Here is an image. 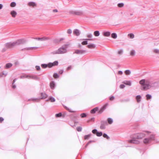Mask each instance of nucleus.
Segmentation results:
<instances>
[{
	"instance_id": "f257e3e1",
	"label": "nucleus",
	"mask_w": 159,
	"mask_h": 159,
	"mask_svg": "<svg viewBox=\"0 0 159 159\" xmlns=\"http://www.w3.org/2000/svg\"><path fill=\"white\" fill-rule=\"evenodd\" d=\"M139 84L143 90H147L154 86L156 83H153L148 80L143 79L140 80Z\"/></svg>"
},
{
	"instance_id": "f03ea898",
	"label": "nucleus",
	"mask_w": 159,
	"mask_h": 159,
	"mask_svg": "<svg viewBox=\"0 0 159 159\" xmlns=\"http://www.w3.org/2000/svg\"><path fill=\"white\" fill-rule=\"evenodd\" d=\"M146 134L144 133H140L136 134L134 137L131 140H129V142L131 143L134 144H139L140 142L137 139H140L144 137Z\"/></svg>"
},
{
	"instance_id": "7ed1b4c3",
	"label": "nucleus",
	"mask_w": 159,
	"mask_h": 159,
	"mask_svg": "<svg viewBox=\"0 0 159 159\" xmlns=\"http://www.w3.org/2000/svg\"><path fill=\"white\" fill-rule=\"evenodd\" d=\"M67 50L66 47H61L57 50L53 52L52 53L53 54H62L66 53Z\"/></svg>"
},
{
	"instance_id": "20e7f679",
	"label": "nucleus",
	"mask_w": 159,
	"mask_h": 159,
	"mask_svg": "<svg viewBox=\"0 0 159 159\" xmlns=\"http://www.w3.org/2000/svg\"><path fill=\"white\" fill-rule=\"evenodd\" d=\"M144 133L146 134H150V136L149 138L145 139L143 140V143H149L151 140L154 139V136L153 135L150 134L151 133L149 131H145Z\"/></svg>"
},
{
	"instance_id": "39448f33",
	"label": "nucleus",
	"mask_w": 159,
	"mask_h": 159,
	"mask_svg": "<svg viewBox=\"0 0 159 159\" xmlns=\"http://www.w3.org/2000/svg\"><path fill=\"white\" fill-rule=\"evenodd\" d=\"M16 46L25 43L26 40L24 39H21L17 40L15 41Z\"/></svg>"
},
{
	"instance_id": "423d86ee",
	"label": "nucleus",
	"mask_w": 159,
	"mask_h": 159,
	"mask_svg": "<svg viewBox=\"0 0 159 159\" xmlns=\"http://www.w3.org/2000/svg\"><path fill=\"white\" fill-rule=\"evenodd\" d=\"M108 125L106 121H102L101 122L100 128L102 129H104L106 128V126Z\"/></svg>"
},
{
	"instance_id": "0eeeda50",
	"label": "nucleus",
	"mask_w": 159,
	"mask_h": 159,
	"mask_svg": "<svg viewBox=\"0 0 159 159\" xmlns=\"http://www.w3.org/2000/svg\"><path fill=\"white\" fill-rule=\"evenodd\" d=\"M86 52V51L82 50H76L74 53H76L77 54H82Z\"/></svg>"
},
{
	"instance_id": "6e6552de",
	"label": "nucleus",
	"mask_w": 159,
	"mask_h": 159,
	"mask_svg": "<svg viewBox=\"0 0 159 159\" xmlns=\"http://www.w3.org/2000/svg\"><path fill=\"white\" fill-rule=\"evenodd\" d=\"M111 34V32L109 31H104L102 33L103 35L105 37H109Z\"/></svg>"
},
{
	"instance_id": "1a4fd4ad",
	"label": "nucleus",
	"mask_w": 159,
	"mask_h": 159,
	"mask_svg": "<svg viewBox=\"0 0 159 159\" xmlns=\"http://www.w3.org/2000/svg\"><path fill=\"white\" fill-rule=\"evenodd\" d=\"M73 34L75 35L78 36L80 35V31L78 29H75L73 31Z\"/></svg>"
},
{
	"instance_id": "9d476101",
	"label": "nucleus",
	"mask_w": 159,
	"mask_h": 159,
	"mask_svg": "<svg viewBox=\"0 0 159 159\" xmlns=\"http://www.w3.org/2000/svg\"><path fill=\"white\" fill-rule=\"evenodd\" d=\"M28 5L30 7H34L36 6V4L32 2H30L28 3Z\"/></svg>"
},
{
	"instance_id": "9b49d317",
	"label": "nucleus",
	"mask_w": 159,
	"mask_h": 159,
	"mask_svg": "<svg viewBox=\"0 0 159 159\" xmlns=\"http://www.w3.org/2000/svg\"><path fill=\"white\" fill-rule=\"evenodd\" d=\"M28 78L35 80H38V77L36 76L33 75H29Z\"/></svg>"
},
{
	"instance_id": "f8f14e48",
	"label": "nucleus",
	"mask_w": 159,
	"mask_h": 159,
	"mask_svg": "<svg viewBox=\"0 0 159 159\" xmlns=\"http://www.w3.org/2000/svg\"><path fill=\"white\" fill-rule=\"evenodd\" d=\"M10 14L13 17H15L17 14L16 11H12L10 12Z\"/></svg>"
},
{
	"instance_id": "ddd939ff",
	"label": "nucleus",
	"mask_w": 159,
	"mask_h": 159,
	"mask_svg": "<svg viewBox=\"0 0 159 159\" xmlns=\"http://www.w3.org/2000/svg\"><path fill=\"white\" fill-rule=\"evenodd\" d=\"M50 87L51 89H53L55 87V83L53 81H52L50 83Z\"/></svg>"
},
{
	"instance_id": "4468645a",
	"label": "nucleus",
	"mask_w": 159,
	"mask_h": 159,
	"mask_svg": "<svg viewBox=\"0 0 159 159\" xmlns=\"http://www.w3.org/2000/svg\"><path fill=\"white\" fill-rule=\"evenodd\" d=\"M41 99H45L47 97V95L45 93H41Z\"/></svg>"
},
{
	"instance_id": "2eb2a0df",
	"label": "nucleus",
	"mask_w": 159,
	"mask_h": 159,
	"mask_svg": "<svg viewBox=\"0 0 159 159\" xmlns=\"http://www.w3.org/2000/svg\"><path fill=\"white\" fill-rule=\"evenodd\" d=\"M123 83L126 85L129 86H131V83L130 81L125 80L123 82Z\"/></svg>"
},
{
	"instance_id": "dca6fc26",
	"label": "nucleus",
	"mask_w": 159,
	"mask_h": 159,
	"mask_svg": "<svg viewBox=\"0 0 159 159\" xmlns=\"http://www.w3.org/2000/svg\"><path fill=\"white\" fill-rule=\"evenodd\" d=\"M36 39L41 41H44L48 39V38L47 37L38 38Z\"/></svg>"
},
{
	"instance_id": "f3484780",
	"label": "nucleus",
	"mask_w": 159,
	"mask_h": 159,
	"mask_svg": "<svg viewBox=\"0 0 159 159\" xmlns=\"http://www.w3.org/2000/svg\"><path fill=\"white\" fill-rule=\"evenodd\" d=\"M107 106V105H105L100 110V111H99V112L100 113H102L104 110H105Z\"/></svg>"
},
{
	"instance_id": "a211bd4d",
	"label": "nucleus",
	"mask_w": 159,
	"mask_h": 159,
	"mask_svg": "<svg viewBox=\"0 0 159 159\" xmlns=\"http://www.w3.org/2000/svg\"><path fill=\"white\" fill-rule=\"evenodd\" d=\"M98 107H96L91 111V113H94L95 112L98 110Z\"/></svg>"
},
{
	"instance_id": "6ab92c4d",
	"label": "nucleus",
	"mask_w": 159,
	"mask_h": 159,
	"mask_svg": "<svg viewBox=\"0 0 159 159\" xmlns=\"http://www.w3.org/2000/svg\"><path fill=\"white\" fill-rule=\"evenodd\" d=\"M87 47L89 48H93L96 47V46L94 44H90L88 45L87 46Z\"/></svg>"
},
{
	"instance_id": "aec40b11",
	"label": "nucleus",
	"mask_w": 159,
	"mask_h": 159,
	"mask_svg": "<svg viewBox=\"0 0 159 159\" xmlns=\"http://www.w3.org/2000/svg\"><path fill=\"white\" fill-rule=\"evenodd\" d=\"M5 46L8 48H12L10 42L6 43L5 44Z\"/></svg>"
},
{
	"instance_id": "412c9836",
	"label": "nucleus",
	"mask_w": 159,
	"mask_h": 159,
	"mask_svg": "<svg viewBox=\"0 0 159 159\" xmlns=\"http://www.w3.org/2000/svg\"><path fill=\"white\" fill-rule=\"evenodd\" d=\"M93 34L95 36H98L100 35L99 32L98 31H95L94 32Z\"/></svg>"
},
{
	"instance_id": "4be33fe9",
	"label": "nucleus",
	"mask_w": 159,
	"mask_h": 159,
	"mask_svg": "<svg viewBox=\"0 0 159 159\" xmlns=\"http://www.w3.org/2000/svg\"><path fill=\"white\" fill-rule=\"evenodd\" d=\"M136 99L137 102H139L141 101V97L140 95H137L136 97Z\"/></svg>"
},
{
	"instance_id": "5701e85b",
	"label": "nucleus",
	"mask_w": 159,
	"mask_h": 159,
	"mask_svg": "<svg viewBox=\"0 0 159 159\" xmlns=\"http://www.w3.org/2000/svg\"><path fill=\"white\" fill-rule=\"evenodd\" d=\"M111 37L114 39H116L117 38V35L116 33H113L111 34Z\"/></svg>"
},
{
	"instance_id": "b1692460",
	"label": "nucleus",
	"mask_w": 159,
	"mask_h": 159,
	"mask_svg": "<svg viewBox=\"0 0 159 159\" xmlns=\"http://www.w3.org/2000/svg\"><path fill=\"white\" fill-rule=\"evenodd\" d=\"M153 52L155 53L159 54V49L157 48L154 49L153 50Z\"/></svg>"
},
{
	"instance_id": "393cba45",
	"label": "nucleus",
	"mask_w": 159,
	"mask_h": 159,
	"mask_svg": "<svg viewBox=\"0 0 159 159\" xmlns=\"http://www.w3.org/2000/svg\"><path fill=\"white\" fill-rule=\"evenodd\" d=\"M107 121L109 124H112L113 122L112 119L110 118H108Z\"/></svg>"
},
{
	"instance_id": "a878e982",
	"label": "nucleus",
	"mask_w": 159,
	"mask_h": 159,
	"mask_svg": "<svg viewBox=\"0 0 159 159\" xmlns=\"http://www.w3.org/2000/svg\"><path fill=\"white\" fill-rule=\"evenodd\" d=\"M12 66V65L11 63H7L6 65V68H8L11 67Z\"/></svg>"
},
{
	"instance_id": "bb28decb",
	"label": "nucleus",
	"mask_w": 159,
	"mask_h": 159,
	"mask_svg": "<svg viewBox=\"0 0 159 159\" xmlns=\"http://www.w3.org/2000/svg\"><path fill=\"white\" fill-rule=\"evenodd\" d=\"M125 73L126 75H129L130 74L131 72L129 70H125Z\"/></svg>"
},
{
	"instance_id": "cd10ccee",
	"label": "nucleus",
	"mask_w": 159,
	"mask_h": 159,
	"mask_svg": "<svg viewBox=\"0 0 159 159\" xmlns=\"http://www.w3.org/2000/svg\"><path fill=\"white\" fill-rule=\"evenodd\" d=\"M128 35V36L130 39H133L134 38V35L133 34H129Z\"/></svg>"
},
{
	"instance_id": "c85d7f7f",
	"label": "nucleus",
	"mask_w": 159,
	"mask_h": 159,
	"mask_svg": "<svg viewBox=\"0 0 159 159\" xmlns=\"http://www.w3.org/2000/svg\"><path fill=\"white\" fill-rule=\"evenodd\" d=\"M102 132H97L96 133V135L97 136H98V137H100L101 136H102Z\"/></svg>"
},
{
	"instance_id": "c756f323",
	"label": "nucleus",
	"mask_w": 159,
	"mask_h": 159,
	"mask_svg": "<svg viewBox=\"0 0 159 159\" xmlns=\"http://www.w3.org/2000/svg\"><path fill=\"white\" fill-rule=\"evenodd\" d=\"M82 12L81 11H75V15H80L82 14Z\"/></svg>"
},
{
	"instance_id": "7c9ffc66",
	"label": "nucleus",
	"mask_w": 159,
	"mask_h": 159,
	"mask_svg": "<svg viewBox=\"0 0 159 159\" xmlns=\"http://www.w3.org/2000/svg\"><path fill=\"white\" fill-rule=\"evenodd\" d=\"M135 51L134 50H132L130 52V55L132 56H134L135 54Z\"/></svg>"
},
{
	"instance_id": "2f4dec72",
	"label": "nucleus",
	"mask_w": 159,
	"mask_h": 159,
	"mask_svg": "<svg viewBox=\"0 0 159 159\" xmlns=\"http://www.w3.org/2000/svg\"><path fill=\"white\" fill-rule=\"evenodd\" d=\"M16 4L15 2H11L10 4V6L11 7H14L16 6Z\"/></svg>"
},
{
	"instance_id": "473e14b6",
	"label": "nucleus",
	"mask_w": 159,
	"mask_h": 159,
	"mask_svg": "<svg viewBox=\"0 0 159 159\" xmlns=\"http://www.w3.org/2000/svg\"><path fill=\"white\" fill-rule=\"evenodd\" d=\"M117 6L119 7H122L124 6V4L123 3H119L118 4Z\"/></svg>"
},
{
	"instance_id": "72a5a7b5",
	"label": "nucleus",
	"mask_w": 159,
	"mask_h": 159,
	"mask_svg": "<svg viewBox=\"0 0 159 159\" xmlns=\"http://www.w3.org/2000/svg\"><path fill=\"white\" fill-rule=\"evenodd\" d=\"M65 108L67 110L70 112H75V111H72L71 109L67 107H66Z\"/></svg>"
},
{
	"instance_id": "f704fd0d",
	"label": "nucleus",
	"mask_w": 159,
	"mask_h": 159,
	"mask_svg": "<svg viewBox=\"0 0 159 159\" xmlns=\"http://www.w3.org/2000/svg\"><path fill=\"white\" fill-rule=\"evenodd\" d=\"M29 75H24L20 76V78L21 79H23L24 78H28Z\"/></svg>"
},
{
	"instance_id": "c9c22d12",
	"label": "nucleus",
	"mask_w": 159,
	"mask_h": 159,
	"mask_svg": "<svg viewBox=\"0 0 159 159\" xmlns=\"http://www.w3.org/2000/svg\"><path fill=\"white\" fill-rule=\"evenodd\" d=\"M53 77L57 79L59 78V76L57 73H55L53 74Z\"/></svg>"
},
{
	"instance_id": "e433bc0d",
	"label": "nucleus",
	"mask_w": 159,
	"mask_h": 159,
	"mask_svg": "<svg viewBox=\"0 0 159 159\" xmlns=\"http://www.w3.org/2000/svg\"><path fill=\"white\" fill-rule=\"evenodd\" d=\"M91 135V134H89L88 135H86L84 137V139H87L89 138Z\"/></svg>"
},
{
	"instance_id": "4c0bfd02",
	"label": "nucleus",
	"mask_w": 159,
	"mask_h": 159,
	"mask_svg": "<svg viewBox=\"0 0 159 159\" xmlns=\"http://www.w3.org/2000/svg\"><path fill=\"white\" fill-rule=\"evenodd\" d=\"M41 66L42 68H45L48 66V65H47V64H42L41 65Z\"/></svg>"
},
{
	"instance_id": "58836bf2",
	"label": "nucleus",
	"mask_w": 159,
	"mask_h": 159,
	"mask_svg": "<svg viewBox=\"0 0 159 159\" xmlns=\"http://www.w3.org/2000/svg\"><path fill=\"white\" fill-rule=\"evenodd\" d=\"M147 100H149L151 98L152 96L150 94H147L146 95Z\"/></svg>"
},
{
	"instance_id": "ea45409f",
	"label": "nucleus",
	"mask_w": 159,
	"mask_h": 159,
	"mask_svg": "<svg viewBox=\"0 0 159 159\" xmlns=\"http://www.w3.org/2000/svg\"><path fill=\"white\" fill-rule=\"evenodd\" d=\"M103 136L104 138H106L107 139H109V137L105 133L103 134Z\"/></svg>"
},
{
	"instance_id": "a19ab883",
	"label": "nucleus",
	"mask_w": 159,
	"mask_h": 159,
	"mask_svg": "<svg viewBox=\"0 0 159 159\" xmlns=\"http://www.w3.org/2000/svg\"><path fill=\"white\" fill-rule=\"evenodd\" d=\"M10 43L11 44V46L12 47V48H13L15 46H16V43H15V41L14 42H10Z\"/></svg>"
},
{
	"instance_id": "79ce46f5",
	"label": "nucleus",
	"mask_w": 159,
	"mask_h": 159,
	"mask_svg": "<svg viewBox=\"0 0 159 159\" xmlns=\"http://www.w3.org/2000/svg\"><path fill=\"white\" fill-rule=\"evenodd\" d=\"M87 115L85 113H83L80 115V116L81 118H84Z\"/></svg>"
},
{
	"instance_id": "37998d69",
	"label": "nucleus",
	"mask_w": 159,
	"mask_h": 159,
	"mask_svg": "<svg viewBox=\"0 0 159 159\" xmlns=\"http://www.w3.org/2000/svg\"><path fill=\"white\" fill-rule=\"evenodd\" d=\"M49 99L50 100L51 102H54L55 101V98L52 97H50Z\"/></svg>"
},
{
	"instance_id": "c03bdc74",
	"label": "nucleus",
	"mask_w": 159,
	"mask_h": 159,
	"mask_svg": "<svg viewBox=\"0 0 159 159\" xmlns=\"http://www.w3.org/2000/svg\"><path fill=\"white\" fill-rule=\"evenodd\" d=\"M37 47H31L30 48H26V49L28 50H32L33 49H35L37 48Z\"/></svg>"
},
{
	"instance_id": "a18cd8bd",
	"label": "nucleus",
	"mask_w": 159,
	"mask_h": 159,
	"mask_svg": "<svg viewBox=\"0 0 159 159\" xmlns=\"http://www.w3.org/2000/svg\"><path fill=\"white\" fill-rule=\"evenodd\" d=\"M62 114L61 113H59L58 114H56L55 115V116L57 117H60L61 116Z\"/></svg>"
},
{
	"instance_id": "49530a36",
	"label": "nucleus",
	"mask_w": 159,
	"mask_h": 159,
	"mask_svg": "<svg viewBox=\"0 0 159 159\" xmlns=\"http://www.w3.org/2000/svg\"><path fill=\"white\" fill-rule=\"evenodd\" d=\"M52 63L53 65V66H57L58 64V62L57 61H55L53 62Z\"/></svg>"
},
{
	"instance_id": "de8ad7c7",
	"label": "nucleus",
	"mask_w": 159,
	"mask_h": 159,
	"mask_svg": "<svg viewBox=\"0 0 159 159\" xmlns=\"http://www.w3.org/2000/svg\"><path fill=\"white\" fill-rule=\"evenodd\" d=\"M76 129H77V130L78 131L80 132V131H81L82 129V128L81 127H77L76 128Z\"/></svg>"
},
{
	"instance_id": "09e8293b",
	"label": "nucleus",
	"mask_w": 159,
	"mask_h": 159,
	"mask_svg": "<svg viewBox=\"0 0 159 159\" xmlns=\"http://www.w3.org/2000/svg\"><path fill=\"white\" fill-rule=\"evenodd\" d=\"M47 65L50 68L53 66V65L52 63H48Z\"/></svg>"
},
{
	"instance_id": "8fccbe9b",
	"label": "nucleus",
	"mask_w": 159,
	"mask_h": 159,
	"mask_svg": "<svg viewBox=\"0 0 159 159\" xmlns=\"http://www.w3.org/2000/svg\"><path fill=\"white\" fill-rule=\"evenodd\" d=\"M87 37L88 38H91L93 37L92 34H89L87 35Z\"/></svg>"
},
{
	"instance_id": "3c124183",
	"label": "nucleus",
	"mask_w": 159,
	"mask_h": 159,
	"mask_svg": "<svg viewBox=\"0 0 159 159\" xmlns=\"http://www.w3.org/2000/svg\"><path fill=\"white\" fill-rule=\"evenodd\" d=\"M88 44V42L87 41H84L82 43V44L83 45H86Z\"/></svg>"
},
{
	"instance_id": "603ef678",
	"label": "nucleus",
	"mask_w": 159,
	"mask_h": 159,
	"mask_svg": "<svg viewBox=\"0 0 159 159\" xmlns=\"http://www.w3.org/2000/svg\"><path fill=\"white\" fill-rule=\"evenodd\" d=\"M8 48H7V47H5V48H3L2 50V52H5L7 50V49Z\"/></svg>"
},
{
	"instance_id": "864d4df0",
	"label": "nucleus",
	"mask_w": 159,
	"mask_h": 159,
	"mask_svg": "<svg viewBox=\"0 0 159 159\" xmlns=\"http://www.w3.org/2000/svg\"><path fill=\"white\" fill-rule=\"evenodd\" d=\"M97 132H97V130L96 129H93L92 131V132L93 134H96Z\"/></svg>"
},
{
	"instance_id": "5fc2aeb1",
	"label": "nucleus",
	"mask_w": 159,
	"mask_h": 159,
	"mask_svg": "<svg viewBox=\"0 0 159 159\" xmlns=\"http://www.w3.org/2000/svg\"><path fill=\"white\" fill-rule=\"evenodd\" d=\"M35 68L37 70H39L40 69V67L39 66H35Z\"/></svg>"
},
{
	"instance_id": "6e6d98bb",
	"label": "nucleus",
	"mask_w": 159,
	"mask_h": 159,
	"mask_svg": "<svg viewBox=\"0 0 159 159\" xmlns=\"http://www.w3.org/2000/svg\"><path fill=\"white\" fill-rule=\"evenodd\" d=\"M123 51L122 50H120L118 51V53L119 54H121L122 53Z\"/></svg>"
},
{
	"instance_id": "4d7b16f0",
	"label": "nucleus",
	"mask_w": 159,
	"mask_h": 159,
	"mask_svg": "<svg viewBox=\"0 0 159 159\" xmlns=\"http://www.w3.org/2000/svg\"><path fill=\"white\" fill-rule=\"evenodd\" d=\"M75 11H69V13L70 14H75Z\"/></svg>"
},
{
	"instance_id": "13d9d810",
	"label": "nucleus",
	"mask_w": 159,
	"mask_h": 159,
	"mask_svg": "<svg viewBox=\"0 0 159 159\" xmlns=\"http://www.w3.org/2000/svg\"><path fill=\"white\" fill-rule=\"evenodd\" d=\"M67 33L68 34H70L72 33V30L71 29H68L67 31Z\"/></svg>"
},
{
	"instance_id": "bf43d9fd",
	"label": "nucleus",
	"mask_w": 159,
	"mask_h": 159,
	"mask_svg": "<svg viewBox=\"0 0 159 159\" xmlns=\"http://www.w3.org/2000/svg\"><path fill=\"white\" fill-rule=\"evenodd\" d=\"M114 99H115V97L113 96H111L110 98V100L111 101H113Z\"/></svg>"
},
{
	"instance_id": "052dcab7",
	"label": "nucleus",
	"mask_w": 159,
	"mask_h": 159,
	"mask_svg": "<svg viewBox=\"0 0 159 159\" xmlns=\"http://www.w3.org/2000/svg\"><path fill=\"white\" fill-rule=\"evenodd\" d=\"M2 73L3 74V75H4L5 76L7 74V72L3 71Z\"/></svg>"
},
{
	"instance_id": "680f3d73",
	"label": "nucleus",
	"mask_w": 159,
	"mask_h": 159,
	"mask_svg": "<svg viewBox=\"0 0 159 159\" xmlns=\"http://www.w3.org/2000/svg\"><path fill=\"white\" fill-rule=\"evenodd\" d=\"M120 87L121 89H123L125 87V85L124 84H122L120 85Z\"/></svg>"
},
{
	"instance_id": "e2e57ef3",
	"label": "nucleus",
	"mask_w": 159,
	"mask_h": 159,
	"mask_svg": "<svg viewBox=\"0 0 159 159\" xmlns=\"http://www.w3.org/2000/svg\"><path fill=\"white\" fill-rule=\"evenodd\" d=\"M118 74L119 75H122L123 74V72L121 71H119Z\"/></svg>"
},
{
	"instance_id": "0e129e2a",
	"label": "nucleus",
	"mask_w": 159,
	"mask_h": 159,
	"mask_svg": "<svg viewBox=\"0 0 159 159\" xmlns=\"http://www.w3.org/2000/svg\"><path fill=\"white\" fill-rule=\"evenodd\" d=\"M38 99V98H31L30 100H32L33 101H35Z\"/></svg>"
},
{
	"instance_id": "69168bd1",
	"label": "nucleus",
	"mask_w": 159,
	"mask_h": 159,
	"mask_svg": "<svg viewBox=\"0 0 159 159\" xmlns=\"http://www.w3.org/2000/svg\"><path fill=\"white\" fill-rule=\"evenodd\" d=\"M52 12H58V11L57 9H55L52 10Z\"/></svg>"
},
{
	"instance_id": "338daca9",
	"label": "nucleus",
	"mask_w": 159,
	"mask_h": 159,
	"mask_svg": "<svg viewBox=\"0 0 159 159\" xmlns=\"http://www.w3.org/2000/svg\"><path fill=\"white\" fill-rule=\"evenodd\" d=\"M63 70H61L59 71V73L61 74L63 73Z\"/></svg>"
},
{
	"instance_id": "774afa93",
	"label": "nucleus",
	"mask_w": 159,
	"mask_h": 159,
	"mask_svg": "<svg viewBox=\"0 0 159 159\" xmlns=\"http://www.w3.org/2000/svg\"><path fill=\"white\" fill-rule=\"evenodd\" d=\"M4 120V119L1 117H0V122H2Z\"/></svg>"
}]
</instances>
